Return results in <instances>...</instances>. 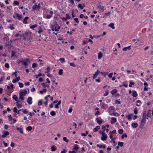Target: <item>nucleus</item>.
Masks as SVG:
<instances>
[{"mask_svg":"<svg viewBox=\"0 0 153 153\" xmlns=\"http://www.w3.org/2000/svg\"><path fill=\"white\" fill-rule=\"evenodd\" d=\"M100 133L102 135V136L101 138V140L102 141L105 140L108 137L107 134L104 132H102L101 131H100Z\"/></svg>","mask_w":153,"mask_h":153,"instance_id":"obj_1","label":"nucleus"},{"mask_svg":"<svg viewBox=\"0 0 153 153\" xmlns=\"http://www.w3.org/2000/svg\"><path fill=\"white\" fill-rule=\"evenodd\" d=\"M19 94L20 99L22 101H23L24 100V97L26 95L25 94V92L23 91H21L19 92Z\"/></svg>","mask_w":153,"mask_h":153,"instance_id":"obj_2","label":"nucleus"},{"mask_svg":"<svg viewBox=\"0 0 153 153\" xmlns=\"http://www.w3.org/2000/svg\"><path fill=\"white\" fill-rule=\"evenodd\" d=\"M13 17L15 19H17L20 20L22 17V16L19 15L18 13H14L13 15Z\"/></svg>","mask_w":153,"mask_h":153,"instance_id":"obj_3","label":"nucleus"},{"mask_svg":"<svg viewBox=\"0 0 153 153\" xmlns=\"http://www.w3.org/2000/svg\"><path fill=\"white\" fill-rule=\"evenodd\" d=\"M40 8V6L39 4L38 5L36 4H35L32 7V8L33 10L39 9Z\"/></svg>","mask_w":153,"mask_h":153,"instance_id":"obj_4","label":"nucleus"},{"mask_svg":"<svg viewBox=\"0 0 153 153\" xmlns=\"http://www.w3.org/2000/svg\"><path fill=\"white\" fill-rule=\"evenodd\" d=\"M32 98L31 97H29L27 99V102L28 104L30 105L32 103Z\"/></svg>","mask_w":153,"mask_h":153,"instance_id":"obj_5","label":"nucleus"},{"mask_svg":"<svg viewBox=\"0 0 153 153\" xmlns=\"http://www.w3.org/2000/svg\"><path fill=\"white\" fill-rule=\"evenodd\" d=\"M100 73V71H99V70L98 69L97 71L95 72L94 74L93 75V79H94L96 78Z\"/></svg>","mask_w":153,"mask_h":153,"instance_id":"obj_6","label":"nucleus"},{"mask_svg":"<svg viewBox=\"0 0 153 153\" xmlns=\"http://www.w3.org/2000/svg\"><path fill=\"white\" fill-rule=\"evenodd\" d=\"M28 62H29V63L30 62L29 60L28 59H25L23 63L24 65L26 66L25 68H27V66L28 65L27 63Z\"/></svg>","mask_w":153,"mask_h":153,"instance_id":"obj_7","label":"nucleus"},{"mask_svg":"<svg viewBox=\"0 0 153 153\" xmlns=\"http://www.w3.org/2000/svg\"><path fill=\"white\" fill-rule=\"evenodd\" d=\"M117 121V120L116 118L112 117L111 118V123L113 124L114 123L116 122Z\"/></svg>","mask_w":153,"mask_h":153,"instance_id":"obj_8","label":"nucleus"},{"mask_svg":"<svg viewBox=\"0 0 153 153\" xmlns=\"http://www.w3.org/2000/svg\"><path fill=\"white\" fill-rule=\"evenodd\" d=\"M131 46L130 45L129 46L123 48L122 50L124 51H126L128 50H130L131 49Z\"/></svg>","mask_w":153,"mask_h":153,"instance_id":"obj_9","label":"nucleus"},{"mask_svg":"<svg viewBox=\"0 0 153 153\" xmlns=\"http://www.w3.org/2000/svg\"><path fill=\"white\" fill-rule=\"evenodd\" d=\"M9 134V133L7 131H5L4 133L2 135V137L3 138L5 137H6V136L8 135Z\"/></svg>","mask_w":153,"mask_h":153,"instance_id":"obj_10","label":"nucleus"},{"mask_svg":"<svg viewBox=\"0 0 153 153\" xmlns=\"http://www.w3.org/2000/svg\"><path fill=\"white\" fill-rule=\"evenodd\" d=\"M136 105L137 106H140L142 104V102L139 100L136 101Z\"/></svg>","mask_w":153,"mask_h":153,"instance_id":"obj_11","label":"nucleus"},{"mask_svg":"<svg viewBox=\"0 0 153 153\" xmlns=\"http://www.w3.org/2000/svg\"><path fill=\"white\" fill-rule=\"evenodd\" d=\"M102 57V53L101 52H100L98 53V58L99 59H101Z\"/></svg>","mask_w":153,"mask_h":153,"instance_id":"obj_12","label":"nucleus"},{"mask_svg":"<svg viewBox=\"0 0 153 153\" xmlns=\"http://www.w3.org/2000/svg\"><path fill=\"white\" fill-rule=\"evenodd\" d=\"M97 147H99L100 148H103L104 149H105L106 148V145L105 144L104 145H100L97 144Z\"/></svg>","mask_w":153,"mask_h":153,"instance_id":"obj_13","label":"nucleus"},{"mask_svg":"<svg viewBox=\"0 0 153 153\" xmlns=\"http://www.w3.org/2000/svg\"><path fill=\"white\" fill-rule=\"evenodd\" d=\"M132 95L133 97H136L137 95V92L134 91H133Z\"/></svg>","mask_w":153,"mask_h":153,"instance_id":"obj_14","label":"nucleus"},{"mask_svg":"<svg viewBox=\"0 0 153 153\" xmlns=\"http://www.w3.org/2000/svg\"><path fill=\"white\" fill-rule=\"evenodd\" d=\"M96 120L97 123L99 125H100L102 123V120H100L98 118H97L96 119Z\"/></svg>","mask_w":153,"mask_h":153,"instance_id":"obj_15","label":"nucleus"},{"mask_svg":"<svg viewBox=\"0 0 153 153\" xmlns=\"http://www.w3.org/2000/svg\"><path fill=\"white\" fill-rule=\"evenodd\" d=\"M100 127L99 126H97L96 127V128L93 129V131L94 132L97 131L98 130L100 129Z\"/></svg>","mask_w":153,"mask_h":153,"instance_id":"obj_16","label":"nucleus"},{"mask_svg":"<svg viewBox=\"0 0 153 153\" xmlns=\"http://www.w3.org/2000/svg\"><path fill=\"white\" fill-rule=\"evenodd\" d=\"M133 115L131 114H128V115L127 116V117L128 120H131L132 117L133 116Z\"/></svg>","mask_w":153,"mask_h":153,"instance_id":"obj_17","label":"nucleus"},{"mask_svg":"<svg viewBox=\"0 0 153 153\" xmlns=\"http://www.w3.org/2000/svg\"><path fill=\"white\" fill-rule=\"evenodd\" d=\"M131 126L134 128H136L138 126V124L136 123H133L131 124Z\"/></svg>","mask_w":153,"mask_h":153,"instance_id":"obj_18","label":"nucleus"},{"mask_svg":"<svg viewBox=\"0 0 153 153\" xmlns=\"http://www.w3.org/2000/svg\"><path fill=\"white\" fill-rule=\"evenodd\" d=\"M73 149L74 150H75L76 151H77L79 149L78 145L77 144L75 145L74 146Z\"/></svg>","mask_w":153,"mask_h":153,"instance_id":"obj_19","label":"nucleus"},{"mask_svg":"<svg viewBox=\"0 0 153 153\" xmlns=\"http://www.w3.org/2000/svg\"><path fill=\"white\" fill-rule=\"evenodd\" d=\"M29 19L28 17H25L24 19L23 22V23L26 24L27 23V20Z\"/></svg>","mask_w":153,"mask_h":153,"instance_id":"obj_20","label":"nucleus"},{"mask_svg":"<svg viewBox=\"0 0 153 153\" xmlns=\"http://www.w3.org/2000/svg\"><path fill=\"white\" fill-rule=\"evenodd\" d=\"M114 106H111L108 109V112H110L111 111L113 110L114 109Z\"/></svg>","mask_w":153,"mask_h":153,"instance_id":"obj_21","label":"nucleus"},{"mask_svg":"<svg viewBox=\"0 0 153 153\" xmlns=\"http://www.w3.org/2000/svg\"><path fill=\"white\" fill-rule=\"evenodd\" d=\"M110 115H114L116 117H118L120 116V114L117 113L110 114Z\"/></svg>","mask_w":153,"mask_h":153,"instance_id":"obj_22","label":"nucleus"},{"mask_svg":"<svg viewBox=\"0 0 153 153\" xmlns=\"http://www.w3.org/2000/svg\"><path fill=\"white\" fill-rule=\"evenodd\" d=\"M59 60L60 61V62L62 63H63L65 62V59L64 58H60L59 59Z\"/></svg>","mask_w":153,"mask_h":153,"instance_id":"obj_23","label":"nucleus"},{"mask_svg":"<svg viewBox=\"0 0 153 153\" xmlns=\"http://www.w3.org/2000/svg\"><path fill=\"white\" fill-rule=\"evenodd\" d=\"M16 129L18 131H19V132L20 133H22V134L23 133V131L22 130V128H19L18 127H17Z\"/></svg>","mask_w":153,"mask_h":153,"instance_id":"obj_24","label":"nucleus"},{"mask_svg":"<svg viewBox=\"0 0 153 153\" xmlns=\"http://www.w3.org/2000/svg\"><path fill=\"white\" fill-rule=\"evenodd\" d=\"M117 92V91L116 89H114L111 92V93L113 95L116 93Z\"/></svg>","mask_w":153,"mask_h":153,"instance_id":"obj_25","label":"nucleus"},{"mask_svg":"<svg viewBox=\"0 0 153 153\" xmlns=\"http://www.w3.org/2000/svg\"><path fill=\"white\" fill-rule=\"evenodd\" d=\"M108 26L112 28L113 29H115V27L114 26V24L113 23H111Z\"/></svg>","mask_w":153,"mask_h":153,"instance_id":"obj_26","label":"nucleus"},{"mask_svg":"<svg viewBox=\"0 0 153 153\" xmlns=\"http://www.w3.org/2000/svg\"><path fill=\"white\" fill-rule=\"evenodd\" d=\"M19 3L18 1H15L13 4V6H16V5H19Z\"/></svg>","mask_w":153,"mask_h":153,"instance_id":"obj_27","label":"nucleus"},{"mask_svg":"<svg viewBox=\"0 0 153 153\" xmlns=\"http://www.w3.org/2000/svg\"><path fill=\"white\" fill-rule=\"evenodd\" d=\"M23 91L25 92V94H28L29 92V90L28 88H26Z\"/></svg>","mask_w":153,"mask_h":153,"instance_id":"obj_28","label":"nucleus"},{"mask_svg":"<svg viewBox=\"0 0 153 153\" xmlns=\"http://www.w3.org/2000/svg\"><path fill=\"white\" fill-rule=\"evenodd\" d=\"M18 102H16V106L18 108H21L22 107V105L21 104L18 103Z\"/></svg>","mask_w":153,"mask_h":153,"instance_id":"obj_29","label":"nucleus"},{"mask_svg":"<svg viewBox=\"0 0 153 153\" xmlns=\"http://www.w3.org/2000/svg\"><path fill=\"white\" fill-rule=\"evenodd\" d=\"M146 121V118H143L142 119L141 122V123H143L144 124L145 123V121Z\"/></svg>","mask_w":153,"mask_h":153,"instance_id":"obj_30","label":"nucleus"},{"mask_svg":"<svg viewBox=\"0 0 153 153\" xmlns=\"http://www.w3.org/2000/svg\"><path fill=\"white\" fill-rule=\"evenodd\" d=\"M13 98L16 101H17L18 100V98L16 95H14L13 96Z\"/></svg>","mask_w":153,"mask_h":153,"instance_id":"obj_31","label":"nucleus"},{"mask_svg":"<svg viewBox=\"0 0 153 153\" xmlns=\"http://www.w3.org/2000/svg\"><path fill=\"white\" fill-rule=\"evenodd\" d=\"M60 29V27L59 26H55L54 27V30L56 31H59Z\"/></svg>","mask_w":153,"mask_h":153,"instance_id":"obj_32","label":"nucleus"},{"mask_svg":"<svg viewBox=\"0 0 153 153\" xmlns=\"http://www.w3.org/2000/svg\"><path fill=\"white\" fill-rule=\"evenodd\" d=\"M134 113L136 114L138 113V109L137 108H135L134 109Z\"/></svg>","mask_w":153,"mask_h":153,"instance_id":"obj_33","label":"nucleus"},{"mask_svg":"<svg viewBox=\"0 0 153 153\" xmlns=\"http://www.w3.org/2000/svg\"><path fill=\"white\" fill-rule=\"evenodd\" d=\"M37 24H35L33 25H32L31 26H30V28L31 29H33L34 28H35L37 26Z\"/></svg>","mask_w":153,"mask_h":153,"instance_id":"obj_34","label":"nucleus"},{"mask_svg":"<svg viewBox=\"0 0 153 153\" xmlns=\"http://www.w3.org/2000/svg\"><path fill=\"white\" fill-rule=\"evenodd\" d=\"M63 70L61 69L59 70L58 74L60 75H61L63 74Z\"/></svg>","mask_w":153,"mask_h":153,"instance_id":"obj_35","label":"nucleus"},{"mask_svg":"<svg viewBox=\"0 0 153 153\" xmlns=\"http://www.w3.org/2000/svg\"><path fill=\"white\" fill-rule=\"evenodd\" d=\"M47 91V89H44L42 90L41 91H40V93L42 94L44 92H46Z\"/></svg>","mask_w":153,"mask_h":153,"instance_id":"obj_36","label":"nucleus"},{"mask_svg":"<svg viewBox=\"0 0 153 153\" xmlns=\"http://www.w3.org/2000/svg\"><path fill=\"white\" fill-rule=\"evenodd\" d=\"M118 145L120 146L121 147H122L123 146V143L122 142H119L118 143Z\"/></svg>","mask_w":153,"mask_h":153,"instance_id":"obj_37","label":"nucleus"},{"mask_svg":"<svg viewBox=\"0 0 153 153\" xmlns=\"http://www.w3.org/2000/svg\"><path fill=\"white\" fill-rule=\"evenodd\" d=\"M78 7L80 8L81 9H82L84 8V6H82V4H79L78 6Z\"/></svg>","mask_w":153,"mask_h":153,"instance_id":"obj_38","label":"nucleus"},{"mask_svg":"<svg viewBox=\"0 0 153 153\" xmlns=\"http://www.w3.org/2000/svg\"><path fill=\"white\" fill-rule=\"evenodd\" d=\"M129 83H130V84L129 85V86L130 87H132V85H134V82H132L131 81Z\"/></svg>","mask_w":153,"mask_h":153,"instance_id":"obj_39","label":"nucleus"},{"mask_svg":"<svg viewBox=\"0 0 153 153\" xmlns=\"http://www.w3.org/2000/svg\"><path fill=\"white\" fill-rule=\"evenodd\" d=\"M109 134H110V138L112 139V140H114V138H113V136H112V133L111 132V131H110V132H109Z\"/></svg>","mask_w":153,"mask_h":153,"instance_id":"obj_40","label":"nucleus"},{"mask_svg":"<svg viewBox=\"0 0 153 153\" xmlns=\"http://www.w3.org/2000/svg\"><path fill=\"white\" fill-rule=\"evenodd\" d=\"M42 86H43L44 87H49V85H45V83H42Z\"/></svg>","mask_w":153,"mask_h":153,"instance_id":"obj_41","label":"nucleus"},{"mask_svg":"<svg viewBox=\"0 0 153 153\" xmlns=\"http://www.w3.org/2000/svg\"><path fill=\"white\" fill-rule=\"evenodd\" d=\"M88 134V132L87 131H85V133H82L81 135L82 136H86Z\"/></svg>","mask_w":153,"mask_h":153,"instance_id":"obj_42","label":"nucleus"},{"mask_svg":"<svg viewBox=\"0 0 153 153\" xmlns=\"http://www.w3.org/2000/svg\"><path fill=\"white\" fill-rule=\"evenodd\" d=\"M13 25L12 24L10 25L9 28L11 30H13L14 29V27H13Z\"/></svg>","mask_w":153,"mask_h":153,"instance_id":"obj_43","label":"nucleus"},{"mask_svg":"<svg viewBox=\"0 0 153 153\" xmlns=\"http://www.w3.org/2000/svg\"><path fill=\"white\" fill-rule=\"evenodd\" d=\"M0 6L1 8H4L5 6L3 3H1L0 2Z\"/></svg>","mask_w":153,"mask_h":153,"instance_id":"obj_44","label":"nucleus"},{"mask_svg":"<svg viewBox=\"0 0 153 153\" xmlns=\"http://www.w3.org/2000/svg\"><path fill=\"white\" fill-rule=\"evenodd\" d=\"M51 151L53 152L55 151L56 150V148L53 146H51Z\"/></svg>","mask_w":153,"mask_h":153,"instance_id":"obj_45","label":"nucleus"},{"mask_svg":"<svg viewBox=\"0 0 153 153\" xmlns=\"http://www.w3.org/2000/svg\"><path fill=\"white\" fill-rule=\"evenodd\" d=\"M100 73L102 74L105 75V76L107 75L108 73V72H101Z\"/></svg>","mask_w":153,"mask_h":153,"instance_id":"obj_46","label":"nucleus"},{"mask_svg":"<svg viewBox=\"0 0 153 153\" xmlns=\"http://www.w3.org/2000/svg\"><path fill=\"white\" fill-rule=\"evenodd\" d=\"M118 132L120 134H122L123 132V130L122 129H120Z\"/></svg>","mask_w":153,"mask_h":153,"instance_id":"obj_47","label":"nucleus"},{"mask_svg":"<svg viewBox=\"0 0 153 153\" xmlns=\"http://www.w3.org/2000/svg\"><path fill=\"white\" fill-rule=\"evenodd\" d=\"M50 114L51 115L54 116L56 114V113L54 111H52L50 112Z\"/></svg>","mask_w":153,"mask_h":153,"instance_id":"obj_48","label":"nucleus"},{"mask_svg":"<svg viewBox=\"0 0 153 153\" xmlns=\"http://www.w3.org/2000/svg\"><path fill=\"white\" fill-rule=\"evenodd\" d=\"M127 137V135L125 133L122 136L121 138L123 139L124 138V137Z\"/></svg>","mask_w":153,"mask_h":153,"instance_id":"obj_49","label":"nucleus"},{"mask_svg":"<svg viewBox=\"0 0 153 153\" xmlns=\"http://www.w3.org/2000/svg\"><path fill=\"white\" fill-rule=\"evenodd\" d=\"M19 86L20 88H22L24 86L23 84L21 82H19Z\"/></svg>","mask_w":153,"mask_h":153,"instance_id":"obj_50","label":"nucleus"},{"mask_svg":"<svg viewBox=\"0 0 153 153\" xmlns=\"http://www.w3.org/2000/svg\"><path fill=\"white\" fill-rule=\"evenodd\" d=\"M13 84H11L10 86H7V88L8 89H9L10 88H13Z\"/></svg>","mask_w":153,"mask_h":153,"instance_id":"obj_51","label":"nucleus"},{"mask_svg":"<svg viewBox=\"0 0 153 153\" xmlns=\"http://www.w3.org/2000/svg\"><path fill=\"white\" fill-rule=\"evenodd\" d=\"M63 140L65 141L66 142H68V140L67 139V138L65 137H64L63 138Z\"/></svg>","mask_w":153,"mask_h":153,"instance_id":"obj_52","label":"nucleus"},{"mask_svg":"<svg viewBox=\"0 0 153 153\" xmlns=\"http://www.w3.org/2000/svg\"><path fill=\"white\" fill-rule=\"evenodd\" d=\"M32 129V127L31 126H29L27 128V130L28 131H31Z\"/></svg>","mask_w":153,"mask_h":153,"instance_id":"obj_53","label":"nucleus"},{"mask_svg":"<svg viewBox=\"0 0 153 153\" xmlns=\"http://www.w3.org/2000/svg\"><path fill=\"white\" fill-rule=\"evenodd\" d=\"M105 92H106V93H104L103 94V96L104 97H105V96H106L108 95L109 93V92L108 91H106Z\"/></svg>","mask_w":153,"mask_h":153,"instance_id":"obj_54","label":"nucleus"},{"mask_svg":"<svg viewBox=\"0 0 153 153\" xmlns=\"http://www.w3.org/2000/svg\"><path fill=\"white\" fill-rule=\"evenodd\" d=\"M69 64L70 66L72 67H75L76 65H75L74 63H69Z\"/></svg>","mask_w":153,"mask_h":153,"instance_id":"obj_55","label":"nucleus"},{"mask_svg":"<svg viewBox=\"0 0 153 153\" xmlns=\"http://www.w3.org/2000/svg\"><path fill=\"white\" fill-rule=\"evenodd\" d=\"M13 112L14 113H17V108L16 107H15L13 108Z\"/></svg>","mask_w":153,"mask_h":153,"instance_id":"obj_56","label":"nucleus"},{"mask_svg":"<svg viewBox=\"0 0 153 153\" xmlns=\"http://www.w3.org/2000/svg\"><path fill=\"white\" fill-rule=\"evenodd\" d=\"M4 128L5 129H6V130L7 129L9 128L8 125H4Z\"/></svg>","mask_w":153,"mask_h":153,"instance_id":"obj_57","label":"nucleus"},{"mask_svg":"<svg viewBox=\"0 0 153 153\" xmlns=\"http://www.w3.org/2000/svg\"><path fill=\"white\" fill-rule=\"evenodd\" d=\"M52 16L50 15H47L46 16V18L47 19H50L51 17H52Z\"/></svg>","mask_w":153,"mask_h":153,"instance_id":"obj_58","label":"nucleus"},{"mask_svg":"<svg viewBox=\"0 0 153 153\" xmlns=\"http://www.w3.org/2000/svg\"><path fill=\"white\" fill-rule=\"evenodd\" d=\"M113 73H110L108 75V77L109 78H111L112 77V75H113Z\"/></svg>","mask_w":153,"mask_h":153,"instance_id":"obj_59","label":"nucleus"},{"mask_svg":"<svg viewBox=\"0 0 153 153\" xmlns=\"http://www.w3.org/2000/svg\"><path fill=\"white\" fill-rule=\"evenodd\" d=\"M5 66L6 68H8L9 67V64L8 63H6L5 64Z\"/></svg>","mask_w":153,"mask_h":153,"instance_id":"obj_60","label":"nucleus"},{"mask_svg":"<svg viewBox=\"0 0 153 153\" xmlns=\"http://www.w3.org/2000/svg\"><path fill=\"white\" fill-rule=\"evenodd\" d=\"M95 81L98 82H100L101 81L100 79V78L96 79H95Z\"/></svg>","mask_w":153,"mask_h":153,"instance_id":"obj_61","label":"nucleus"},{"mask_svg":"<svg viewBox=\"0 0 153 153\" xmlns=\"http://www.w3.org/2000/svg\"><path fill=\"white\" fill-rule=\"evenodd\" d=\"M100 114V112L99 111H97V112L94 113V114L95 115H97L99 114Z\"/></svg>","mask_w":153,"mask_h":153,"instance_id":"obj_62","label":"nucleus"},{"mask_svg":"<svg viewBox=\"0 0 153 153\" xmlns=\"http://www.w3.org/2000/svg\"><path fill=\"white\" fill-rule=\"evenodd\" d=\"M36 67V64L35 63H34L33 64L32 67L33 68H35Z\"/></svg>","mask_w":153,"mask_h":153,"instance_id":"obj_63","label":"nucleus"},{"mask_svg":"<svg viewBox=\"0 0 153 153\" xmlns=\"http://www.w3.org/2000/svg\"><path fill=\"white\" fill-rule=\"evenodd\" d=\"M28 112H29L28 111H27L26 109H25L23 111V113L24 114H27L28 113Z\"/></svg>","mask_w":153,"mask_h":153,"instance_id":"obj_64","label":"nucleus"}]
</instances>
